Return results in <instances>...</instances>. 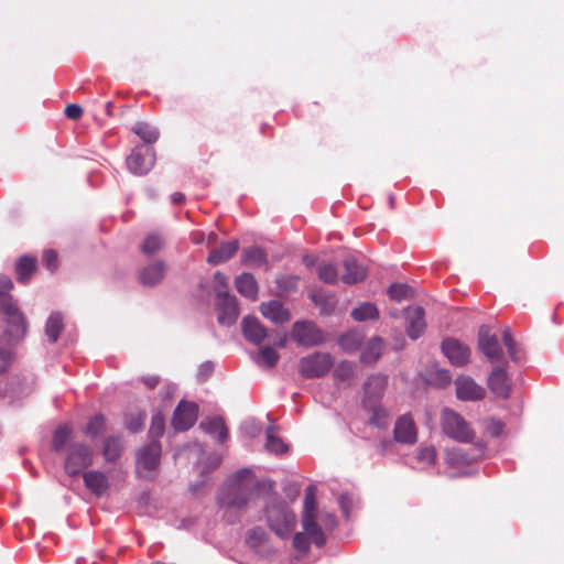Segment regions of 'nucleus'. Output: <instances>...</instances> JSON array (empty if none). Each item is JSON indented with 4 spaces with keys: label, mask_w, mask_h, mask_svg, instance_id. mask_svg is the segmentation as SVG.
Returning a JSON list of instances; mask_svg holds the SVG:
<instances>
[{
    "label": "nucleus",
    "mask_w": 564,
    "mask_h": 564,
    "mask_svg": "<svg viewBox=\"0 0 564 564\" xmlns=\"http://www.w3.org/2000/svg\"><path fill=\"white\" fill-rule=\"evenodd\" d=\"M424 316L425 313L421 306L404 310L405 330L411 339H417L423 334L426 327Z\"/></svg>",
    "instance_id": "obj_15"
},
{
    "label": "nucleus",
    "mask_w": 564,
    "mask_h": 564,
    "mask_svg": "<svg viewBox=\"0 0 564 564\" xmlns=\"http://www.w3.org/2000/svg\"><path fill=\"white\" fill-rule=\"evenodd\" d=\"M441 427L444 434L457 442L470 443L475 438V432L465 419L448 408L441 413Z\"/></svg>",
    "instance_id": "obj_5"
},
{
    "label": "nucleus",
    "mask_w": 564,
    "mask_h": 564,
    "mask_svg": "<svg viewBox=\"0 0 564 564\" xmlns=\"http://www.w3.org/2000/svg\"><path fill=\"white\" fill-rule=\"evenodd\" d=\"M65 116L72 120H78L83 116V109L77 104H69L65 108Z\"/></svg>",
    "instance_id": "obj_56"
},
{
    "label": "nucleus",
    "mask_w": 564,
    "mask_h": 564,
    "mask_svg": "<svg viewBox=\"0 0 564 564\" xmlns=\"http://www.w3.org/2000/svg\"><path fill=\"white\" fill-rule=\"evenodd\" d=\"M213 370V365L212 364H205L202 366L200 368V373H205L206 376Z\"/></svg>",
    "instance_id": "obj_63"
},
{
    "label": "nucleus",
    "mask_w": 564,
    "mask_h": 564,
    "mask_svg": "<svg viewBox=\"0 0 564 564\" xmlns=\"http://www.w3.org/2000/svg\"><path fill=\"white\" fill-rule=\"evenodd\" d=\"M388 295L391 300L400 302L402 300L412 297L413 290L406 284L394 283L389 286Z\"/></svg>",
    "instance_id": "obj_43"
},
{
    "label": "nucleus",
    "mask_w": 564,
    "mask_h": 564,
    "mask_svg": "<svg viewBox=\"0 0 564 564\" xmlns=\"http://www.w3.org/2000/svg\"><path fill=\"white\" fill-rule=\"evenodd\" d=\"M166 272V264L164 261H156L144 267L139 272V281L145 286H154L159 284Z\"/></svg>",
    "instance_id": "obj_21"
},
{
    "label": "nucleus",
    "mask_w": 564,
    "mask_h": 564,
    "mask_svg": "<svg viewBox=\"0 0 564 564\" xmlns=\"http://www.w3.org/2000/svg\"><path fill=\"white\" fill-rule=\"evenodd\" d=\"M478 347L480 351L491 361H499L502 359L503 351L499 344L498 337L490 334L488 329L480 328L478 335Z\"/></svg>",
    "instance_id": "obj_16"
},
{
    "label": "nucleus",
    "mask_w": 564,
    "mask_h": 564,
    "mask_svg": "<svg viewBox=\"0 0 564 564\" xmlns=\"http://www.w3.org/2000/svg\"><path fill=\"white\" fill-rule=\"evenodd\" d=\"M438 376H440V378H441L442 380H444V382H445V383H449V381H451V376L448 375V372H447V371L443 370V371H441V372L438 373Z\"/></svg>",
    "instance_id": "obj_64"
},
{
    "label": "nucleus",
    "mask_w": 564,
    "mask_h": 564,
    "mask_svg": "<svg viewBox=\"0 0 564 564\" xmlns=\"http://www.w3.org/2000/svg\"><path fill=\"white\" fill-rule=\"evenodd\" d=\"M14 360L12 350L6 347H0V375L8 371Z\"/></svg>",
    "instance_id": "obj_51"
},
{
    "label": "nucleus",
    "mask_w": 564,
    "mask_h": 564,
    "mask_svg": "<svg viewBox=\"0 0 564 564\" xmlns=\"http://www.w3.org/2000/svg\"><path fill=\"white\" fill-rule=\"evenodd\" d=\"M12 280L8 275L0 273V308L2 307V300L4 297H12L9 295V292L12 290Z\"/></svg>",
    "instance_id": "obj_53"
},
{
    "label": "nucleus",
    "mask_w": 564,
    "mask_h": 564,
    "mask_svg": "<svg viewBox=\"0 0 564 564\" xmlns=\"http://www.w3.org/2000/svg\"><path fill=\"white\" fill-rule=\"evenodd\" d=\"M43 264L47 270L54 271L57 268V253L56 251L48 249L43 252L42 256Z\"/></svg>",
    "instance_id": "obj_54"
},
{
    "label": "nucleus",
    "mask_w": 564,
    "mask_h": 564,
    "mask_svg": "<svg viewBox=\"0 0 564 564\" xmlns=\"http://www.w3.org/2000/svg\"><path fill=\"white\" fill-rule=\"evenodd\" d=\"M268 533L261 527H254L247 532L246 543L257 552H261L268 543Z\"/></svg>",
    "instance_id": "obj_31"
},
{
    "label": "nucleus",
    "mask_w": 564,
    "mask_h": 564,
    "mask_svg": "<svg viewBox=\"0 0 564 564\" xmlns=\"http://www.w3.org/2000/svg\"><path fill=\"white\" fill-rule=\"evenodd\" d=\"M242 262L248 264H265L267 263V254L259 247H249L242 251Z\"/></svg>",
    "instance_id": "obj_39"
},
{
    "label": "nucleus",
    "mask_w": 564,
    "mask_h": 564,
    "mask_svg": "<svg viewBox=\"0 0 564 564\" xmlns=\"http://www.w3.org/2000/svg\"><path fill=\"white\" fill-rule=\"evenodd\" d=\"M239 250V241L237 239L223 242L218 248L213 249L208 257L207 262L213 265L230 260Z\"/></svg>",
    "instance_id": "obj_23"
},
{
    "label": "nucleus",
    "mask_w": 564,
    "mask_h": 564,
    "mask_svg": "<svg viewBox=\"0 0 564 564\" xmlns=\"http://www.w3.org/2000/svg\"><path fill=\"white\" fill-rule=\"evenodd\" d=\"M265 447L269 452L274 454H282L288 451V445L275 435V429L273 426L267 430Z\"/></svg>",
    "instance_id": "obj_38"
},
{
    "label": "nucleus",
    "mask_w": 564,
    "mask_h": 564,
    "mask_svg": "<svg viewBox=\"0 0 564 564\" xmlns=\"http://www.w3.org/2000/svg\"><path fill=\"white\" fill-rule=\"evenodd\" d=\"M104 429L105 417L102 415H95L88 421L86 427L84 429V433L87 436L96 437L102 433Z\"/></svg>",
    "instance_id": "obj_46"
},
{
    "label": "nucleus",
    "mask_w": 564,
    "mask_h": 564,
    "mask_svg": "<svg viewBox=\"0 0 564 564\" xmlns=\"http://www.w3.org/2000/svg\"><path fill=\"white\" fill-rule=\"evenodd\" d=\"M37 269L36 257L24 254L15 263V275L19 283H28Z\"/></svg>",
    "instance_id": "obj_26"
},
{
    "label": "nucleus",
    "mask_w": 564,
    "mask_h": 564,
    "mask_svg": "<svg viewBox=\"0 0 564 564\" xmlns=\"http://www.w3.org/2000/svg\"><path fill=\"white\" fill-rule=\"evenodd\" d=\"M63 330V319L59 314H52L45 325V334L52 343L58 339Z\"/></svg>",
    "instance_id": "obj_37"
},
{
    "label": "nucleus",
    "mask_w": 564,
    "mask_h": 564,
    "mask_svg": "<svg viewBox=\"0 0 564 564\" xmlns=\"http://www.w3.org/2000/svg\"><path fill=\"white\" fill-rule=\"evenodd\" d=\"M416 458L421 463L433 465L436 460V451L433 446L421 447L417 451Z\"/></svg>",
    "instance_id": "obj_50"
},
{
    "label": "nucleus",
    "mask_w": 564,
    "mask_h": 564,
    "mask_svg": "<svg viewBox=\"0 0 564 564\" xmlns=\"http://www.w3.org/2000/svg\"><path fill=\"white\" fill-rule=\"evenodd\" d=\"M184 200H185V195L183 193H181V192H175L172 195V202L174 204H182Z\"/></svg>",
    "instance_id": "obj_60"
},
{
    "label": "nucleus",
    "mask_w": 564,
    "mask_h": 564,
    "mask_svg": "<svg viewBox=\"0 0 564 564\" xmlns=\"http://www.w3.org/2000/svg\"><path fill=\"white\" fill-rule=\"evenodd\" d=\"M93 449L80 442H73L66 448L64 470L70 476H78L93 464Z\"/></svg>",
    "instance_id": "obj_6"
},
{
    "label": "nucleus",
    "mask_w": 564,
    "mask_h": 564,
    "mask_svg": "<svg viewBox=\"0 0 564 564\" xmlns=\"http://www.w3.org/2000/svg\"><path fill=\"white\" fill-rule=\"evenodd\" d=\"M317 273L319 280L327 284H335L338 280L337 269L332 263H322Z\"/></svg>",
    "instance_id": "obj_44"
},
{
    "label": "nucleus",
    "mask_w": 564,
    "mask_h": 564,
    "mask_svg": "<svg viewBox=\"0 0 564 564\" xmlns=\"http://www.w3.org/2000/svg\"><path fill=\"white\" fill-rule=\"evenodd\" d=\"M280 355L272 347H263L260 349L256 362L260 366L273 368L278 364Z\"/></svg>",
    "instance_id": "obj_41"
},
{
    "label": "nucleus",
    "mask_w": 564,
    "mask_h": 564,
    "mask_svg": "<svg viewBox=\"0 0 564 564\" xmlns=\"http://www.w3.org/2000/svg\"><path fill=\"white\" fill-rule=\"evenodd\" d=\"M164 246V239L161 235L153 232L148 235L141 246V251L147 256L159 252Z\"/></svg>",
    "instance_id": "obj_35"
},
{
    "label": "nucleus",
    "mask_w": 564,
    "mask_h": 564,
    "mask_svg": "<svg viewBox=\"0 0 564 564\" xmlns=\"http://www.w3.org/2000/svg\"><path fill=\"white\" fill-rule=\"evenodd\" d=\"M334 377L339 382H349L354 377V366L349 361L339 362L335 370Z\"/></svg>",
    "instance_id": "obj_45"
},
{
    "label": "nucleus",
    "mask_w": 564,
    "mask_h": 564,
    "mask_svg": "<svg viewBox=\"0 0 564 564\" xmlns=\"http://www.w3.org/2000/svg\"><path fill=\"white\" fill-rule=\"evenodd\" d=\"M162 447L156 440L141 446L135 454V474L144 480H154L159 474Z\"/></svg>",
    "instance_id": "obj_3"
},
{
    "label": "nucleus",
    "mask_w": 564,
    "mask_h": 564,
    "mask_svg": "<svg viewBox=\"0 0 564 564\" xmlns=\"http://www.w3.org/2000/svg\"><path fill=\"white\" fill-rule=\"evenodd\" d=\"M442 350L449 362L456 367H463L469 362L470 349L457 339L443 340Z\"/></svg>",
    "instance_id": "obj_13"
},
{
    "label": "nucleus",
    "mask_w": 564,
    "mask_h": 564,
    "mask_svg": "<svg viewBox=\"0 0 564 564\" xmlns=\"http://www.w3.org/2000/svg\"><path fill=\"white\" fill-rule=\"evenodd\" d=\"M306 535L307 534L305 532L304 533L299 532V533H296L294 535V538H293V546L296 550H299L301 552H305V551L308 550L310 543L306 540Z\"/></svg>",
    "instance_id": "obj_55"
},
{
    "label": "nucleus",
    "mask_w": 564,
    "mask_h": 564,
    "mask_svg": "<svg viewBox=\"0 0 564 564\" xmlns=\"http://www.w3.org/2000/svg\"><path fill=\"white\" fill-rule=\"evenodd\" d=\"M456 397L462 401H479L486 391L469 376H458L455 380Z\"/></svg>",
    "instance_id": "obj_12"
},
{
    "label": "nucleus",
    "mask_w": 564,
    "mask_h": 564,
    "mask_svg": "<svg viewBox=\"0 0 564 564\" xmlns=\"http://www.w3.org/2000/svg\"><path fill=\"white\" fill-rule=\"evenodd\" d=\"M300 278L293 274H283L276 278L278 288L283 292H292L296 290Z\"/></svg>",
    "instance_id": "obj_48"
},
{
    "label": "nucleus",
    "mask_w": 564,
    "mask_h": 564,
    "mask_svg": "<svg viewBox=\"0 0 564 564\" xmlns=\"http://www.w3.org/2000/svg\"><path fill=\"white\" fill-rule=\"evenodd\" d=\"M291 337L297 345L303 347L318 346L326 339L324 332L310 321L295 322Z\"/></svg>",
    "instance_id": "obj_9"
},
{
    "label": "nucleus",
    "mask_w": 564,
    "mask_h": 564,
    "mask_svg": "<svg viewBox=\"0 0 564 564\" xmlns=\"http://www.w3.org/2000/svg\"><path fill=\"white\" fill-rule=\"evenodd\" d=\"M384 341L381 337H372L361 352V361L365 364H375L381 356Z\"/></svg>",
    "instance_id": "obj_29"
},
{
    "label": "nucleus",
    "mask_w": 564,
    "mask_h": 564,
    "mask_svg": "<svg viewBox=\"0 0 564 564\" xmlns=\"http://www.w3.org/2000/svg\"><path fill=\"white\" fill-rule=\"evenodd\" d=\"M218 236L216 232L210 231L207 236L205 235V242L208 247L214 246L217 242Z\"/></svg>",
    "instance_id": "obj_59"
},
{
    "label": "nucleus",
    "mask_w": 564,
    "mask_h": 564,
    "mask_svg": "<svg viewBox=\"0 0 564 564\" xmlns=\"http://www.w3.org/2000/svg\"><path fill=\"white\" fill-rule=\"evenodd\" d=\"M192 241L195 243V245H202L205 242V232L204 231H200V230H197V231H194L192 234Z\"/></svg>",
    "instance_id": "obj_58"
},
{
    "label": "nucleus",
    "mask_w": 564,
    "mask_h": 564,
    "mask_svg": "<svg viewBox=\"0 0 564 564\" xmlns=\"http://www.w3.org/2000/svg\"><path fill=\"white\" fill-rule=\"evenodd\" d=\"M261 314L274 324H283L291 319V314L279 301H269L260 305Z\"/></svg>",
    "instance_id": "obj_22"
},
{
    "label": "nucleus",
    "mask_w": 564,
    "mask_h": 564,
    "mask_svg": "<svg viewBox=\"0 0 564 564\" xmlns=\"http://www.w3.org/2000/svg\"><path fill=\"white\" fill-rule=\"evenodd\" d=\"M387 384L388 377L386 375L378 373L370 376L365 383L364 400L377 402L383 395Z\"/></svg>",
    "instance_id": "obj_25"
},
{
    "label": "nucleus",
    "mask_w": 564,
    "mask_h": 564,
    "mask_svg": "<svg viewBox=\"0 0 564 564\" xmlns=\"http://www.w3.org/2000/svg\"><path fill=\"white\" fill-rule=\"evenodd\" d=\"M485 433L491 437H500L505 433V423L497 417H487L481 421Z\"/></svg>",
    "instance_id": "obj_42"
},
{
    "label": "nucleus",
    "mask_w": 564,
    "mask_h": 564,
    "mask_svg": "<svg viewBox=\"0 0 564 564\" xmlns=\"http://www.w3.org/2000/svg\"><path fill=\"white\" fill-rule=\"evenodd\" d=\"M218 322L221 325H234L238 317L237 302L234 296L218 299L217 303Z\"/></svg>",
    "instance_id": "obj_19"
},
{
    "label": "nucleus",
    "mask_w": 564,
    "mask_h": 564,
    "mask_svg": "<svg viewBox=\"0 0 564 564\" xmlns=\"http://www.w3.org/2000/svg\"><path fill=\"white\" fill-rule=\"evenodd\" d=\"M345 272L340 276L341 281L347 284L358 283L366 279L367 269L357 261L352 256L345 258L343 262Z\"/></svg>",
    "instance_id": "obj_18"
},
{
    "label": "nucleus",
    "mask_w": 564,
    "mask_h": 564,
    "mask_svg": "<svg viewBox=\"0 0 564 564\" xmlns=\"http://www.w3.org/2000/svg\"><path fill=\"white\" fill-rule=\"evenodd\" d=\"M339 346L347 352H354L361 346L362 336L357 332H349L340 336Z\"/></svg>",
    "instance_id": "obj_36"
},
{
    "label": "nucleus",
    "mask_w": 564,
    "mask_h": 564,
    "mask_svg": "<svg viewBox=\"0 0 564 564\" xmlns=\"http://www.w3.org/2000/svg\"><path fill=\"white\" fill-rule=\"evenodd\" d=\"M364 406L371 413L370 424L378 427H384L388 424V411L377 402H370L369 400H362Z\"/></svg>",
    "instance_id": "obj_30"
},
{
    "label": "nucleus",
    "mask_w": 564,
    "mask_h": 564,
    "mask_svg": "<svg viewBox=\"0 0 564 564\" xmlns=\"http://www.w3.org/2000/svg\"><path fill=\"white\" fill-rule=\"evenodd\" d=\"M126 162L133 174L143 175L154 165V153L151 149L134 148Z\"/></svg>",
    "instance_id": "obj_10"
},
{
    "label": "nucleus",
    "mask_w": 564,
    "mask_h": 564,
    "mask_svg": "<svg viewBox=\"0 0 564 564\" xmlns=\"http://www.w3.org/2000/svg\"><path fill=\"white\" fill-rule=\"evenodd\" d=\"M70 434H72V430L69 426L67 425H62V426H58L54 434H53V438H52V447L55 452H61L67 444V442L69 441V437H70Z\"/></svg>",
    "instance_id": "obj_40"
},
{
    "label": "nucleus",
    "mask_w": 564,
    "mask_h": 564,
    "mask_svg": "<svg viewBox=\"0 0 564 564\" xmlns=\"http://www.w3.org/2000/svg\"><path fill=\"white\" fill-rule=\"evenodd\" d=\"M259 482L252 470L240 469L230 476L219 489L216 503L223 512V518L235 523L248 508L258 489Z\"/></svg>",
    "instance_id": "obj_1"
},
{
    "label": "nucleus",
    "mask_w": 564,
    "mask_h": 564,
    "mask_svg": "<svg viewBox=\"0 0 564 564\" xmlns=\"http://www.w3.org/2000/svg\"><path fill=\"white\" fill-rule=\"evenodd\" d=\"M334 365L333 357L327 352H314L301 358L299 372L306 379L321 378L325 376Z\"/></svg>",
    "instance_id": "obj_8"
},
{
    "label": "nucleus",
    "mask_w": 564,
    "mask_h": 564,
    "mask_svg": "<svg viewBox=\"0 0 564 564\" xmlns=\"http://www.w3.org/2000/svg\"><path fill=\"white\" fill-rule=\"evenodd\" d=\"M123 449L122 441L120 437L110 436L105 440L102 455L107 462L117 460Z\"/></svg>",
    "instance_id": "obj_32"
},
{
    "label": "nucleus",
    "mask_w": 564,
    "mask_h": 564,
    "mask_svg": "<svg viewBox=\"0 0 564 564\" xmlns=\"http://www.w3.org/2000/svg\"><path fill=\"white\" fill-rule=\"evenodd\" d=\"M210 468H216L220 464V457L217 455H210L208 457Z\"/></svg>",
    "instance_id": "obj_61"
},
{
    "label": "nucleus",
    "mask_w": 564,
    "mask_h": 564,
    "mask_svg": "<svg viewBox=\"0 0 564 564\" xmlns=\"http://www.w3.org/2000/svg\"><path fill=\"white\" fill-rule=\"evenodd\" d=\"M351 317L357 322L378 319L379 311L375 304L365 302L351 311Z\"/></svg>",
    "instance_id": "obj_34"
},
{
    "label": "nucleus",
    "mask_w": 564,
    "mask_h": 564,
    "mask_svg": "<svg viewBox=\"0 0 564 564\" xmlns=\"http://www.w3.org/2000/svg\"><path fill=\"white\" fill-rule=\"evenodd\" d=\"M270 529L280 538L286 539L295 528V514L289 506L279 499L271 501L265 508Z\"/></svg>",
    "instance_id": "obj_2"
},
{
    "label": "nucleus",
    "mask_w": 564,
    "mask_h": 564,
    "mask_svg": "<svg viewBox=\"0 0 564 564\" xmlns=\"http://www.w3.org/2000/svg\"><path fill=\"white\" fill-rule=\"evenodd\" d=\"M242 332L246 339L254 345H260L267 337L265 327L253 316L243 318Z\"/></svg>",
    "instance_id": "obj_24"
},
{
    "label": "nucleus",
    "mask_w": 564,
    "mask_h": 564,
    "mask_svg": "<svg viewBox=\"0 0 564 564\" xmlns=\"http://www.w3.org/2000/svg\"><path fill=\"white\" fill-rule=\"evenodd\" d=\"M488 388L492 394L502 400L511 395L512 384L507 370L503 367H496L488 377Z\"/></svg>",
    "instance_id": "obj_11"
},
{
    "label": "nucleus",
    "mask_w": 564,
    "mask_h": 564,
    "mask_svg": "<svg viewBox=\"0 0 564 564\" xmlns=\"http://www.w3.org/2000/svg\"><path fill=\"white\" fill-rule=\"evenodd\" d=\"M302 261L306 267H312L315 263V259L312 256H304Z\"/></svg>",
    "instance_id": "obj_62"
},
{
    "label": "nucleus",
    "mask_w": 564,
    "mask_h": 564,
    "mask_svg": "<svg viewBox=\"0 0 564 564\" xmlns=\"http://www.w3.org/2000/svg\"><path fill=\"white\" fill-rule=\"evenodd\" d=\"M197 405L192 402H181L174 411L172 424L176 431H187L197 420Z\"/></svg>",
    "instance_id": "obj_14"
},
{
    "label": "nucleus",
    "mask_w": 564,
    "mask_h": 564,
    "mask_svg": "<svg viewBox=\"0 0 564 564\" xmlns=\"http://www.w3.org/2000/svg\"><path fill=\"white\" fill-rule=\"evenodd\" d=\"M0 312L6 316V335L12 340H21L28 332V321L13 303L12 297L2 300Z\"/></svg>",
    "instance_id": "obj_7"
},
{
    "label": "nucleus",
    "mask_w": 564,
    "mask_h": 564,
    "mask_svg": "<svg viewBox=\"0 0 564 564\" xmlns=\"http://www.w3.org/2000/svg\"><path fill=\"white\" fill-rule=\"evenodd\" d=\"M214 289H215L217 299L231 296L229 294L228 278L219 271L216 272L214 275Z\"/></svg>",
    "instance_id": "obj_47"
},
{
    "label": "nucleus",
    "mask_w": 564,
    "mask_h": 564,
    "mask_svg": "<svg viewBox=\"0 0 564 564\" xmlns=\"http://www.w3.org/2000/svg\"><path fill=\"white\" fill-rule=\"evenodd\" d=\"M159 377L156 376H147L142 378V382L150 389H154L159 384Z\"/></svg>",
    "instance_id": "obj_57"
},
{
    "label": "nucleus",
    "mask_w": 564,
    "mask_h": 564,
    "mask_svg": "<svg viewBox=\"0 0 564 564\" xmlns=\"http://www.w3.org/2000/svg\"><path fill=\"white\" fill-rule=\"evenodd\" d=\"M131 130L147 144L155 143L159 139V131L148 122H137Z\"/></svg>",
    "instance_id": "obj_33"
},
{
    "label": "nucleus",
    "mask_w": 564,
    "mask_h": 564,
    "mask_svg": "<svg viewBox=\"0 0 564 564\" xmlns=\"http://www.w3.org/2000/svg\"><path fill=\"white\" fill-rule=\"evenodd\" d=\"M164 429V417L160 413L153 415L151 420L150 434L155 437H160L163 435Z\"/></svg>",
    "instance_id": "obj_52"
},
{
    "label": "nucleus",
    "mask_w": 564,
    "mask_h": 564,
    "mask_svg": "<svg viewBox=\"0 0 564 564\" xmlns=\"http://www.w3.org/2000/svg\"><path fill=\"white\" fill-rule=\"evenodd\" d=\"M315 494L316 487L314 485H310L305 490V499L302 512V525L305 533L312 540V542L321 547L326 543V538L316 522L317 503Z\"/></svg>",
    "instance_id": "obj_4"
},
{
    "label": "nucleus",
    "mask_w": 564,
    "mask_h": 564,
    "mask_svg": "<svg viewBox=\"0 0 564 564\" xmlns=\"http://www.w3.org/2000/svg\"><path fill=\"white\" fill-rule=\"evenodd\" d=\"M502 340H503V344L507 348V351H508V355L509 357L513 360V361H519L520 360V355H519V351L517 349V345H516V341L514 339L512 338V335H511V332L509 328H506L502 333Z\"/></svg>",
    "instance_id": "obj_49"
},
{
    "label": "nucleus",
    "mask_w": 564,
    "mask_h": 564,
    "mask_svg": "<svg viewBox=\"0 0 564 564\" xmlns=\"http://www.w3.org/2000/svg\"><path fill=\"white\" fill-rule=\"evenodd\" d=\"M86 488L97 497L104 496L109 489L108 477L99 470H90L83 474Z\"/></svg>",
    "instance_id": "obj_20"
},
{
    "label": "nucleus",
    "mask_w": 564,
    "mask_h": 564,
    "mask_svg": "<svg viewBox=\"0 0 564 564\" xmlns=\"http://www.w3.org/2000/svg\"><path fill=\"white\" fill-rule=\"evenodd\" d=\"M394 440L403 444H414L416 442V427L410 415H403L398 419L394 425Z\"/></svg>",
    "instance_id": "obj_17"
},
{
    "label": "nucleus",
    "mask_w": 564,
    "mask_h": 564,
    "mask_svg": "<svg viewBox=\"0 0 564 564\" xmlns=\"http://www.w3.org/2000/svg\"><path fill=\"white\" fill-rule=\"evenodd\" d=\"M237 291L245 297L256 301L258 297V284L251 273H242L235 280Z\"/></svg>",
    "instance_id": "obj_28"
},
{
    "label": "nucleus",
    "mask_w": 564,
    "mask_h": 564,
    "mask_svg": "<svg viewBox=\"0 0 564 564\" xmlns=\"http://www.w3.org/2000/svg\"><path fill=\"white\" fill-rule=\"evenodd\" d=\"M199 427L207 434L217 437L218 442L224 443L228 438V429L220 416H213L203 420Z\"/></svg>",
    "instance_id": "obj_27"
}]
</instances>
